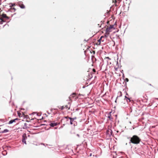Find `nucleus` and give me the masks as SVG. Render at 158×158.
<instances>
[{
    "label": "nucleus",
    "mask_w": 158,
    "mask_h": 158,
    "mask_svg": "<svg viewBox=\"0 0 158 158\" xmlns=\"http://www.w3.org/2000/svg\"><path fill=\"white\" fill-rule=\"evenodd\" d=\"M64 118L66 119L69 118L70 119V123L71 124H73V121L75 119H76V117L74 118H71L69 116H65L64 117Z\"/></svg>",
    "instance_id": "3"
},
{
    "label": "nucleus",
    "mask_w": 158,
    "mask_h": 158,
    "mask_svg": "<svg viewBox=\"0 0 158 158\" xmlns=\"http://www.w3.org/2000/svg\"><path fill=\"white\" fill-rule=\"evenodd\" d=\"M141 141L140 138L136 135H134L131 138L130 142L134 144H139Z\"/></svg>",
    "instance_id": "1"
},
{
    "label": "nucleus",
    "mask_w": 158,
    "mask_h": 158,
    "mask_svg": "<svg viewBox=\"0 0 158 158\" xmlns=\"http://www.w3.org/2000/svg\"><path fill=\"white\" fill-rule=\"evenodd\" d=\"M27 138L26 137H25L24 136H23V138L22 139V142L23 143H24L25 144H26L27 143H26V141L25 140V138Z\"/></svg>",
    "instance_id": "10"
},
{
    "label": "nucleus",
    "mask_w": 158,
    "mask_h": 158,
    "mask_svg": "<svg viewBox=\"0 0 158 158\" xmlns=\"http://www.w3.org/2000/svg\"><path fill=\"white\" fill-rule=\"evenodd\" d=\"M120 0V1H121V0Z\"/></svg>",
    "instance_id": "25"
},
{
    "label": "nucleus",
    "mask_w": 158,
    "mask_h": 158,
    "mask_svg": "<svg viewBox=\"0 0 158 158\" xmlns=\"http://www.w3.org/2000/svg\"><path fill=\"white\" fill-rule=\"evenodd\" d=\"M93 71L94 72H96V70L95 69H93Z\"/></svg>",
    "instance_id": "17"
},
{
    "label": "nucleus",
    "mask_w": 158,
    "mask_h": 158,
    "mask_svg": "<svg viewBox=\"0 0 158 158\" xmlns=\"http://www.w3.org/2000/svg\"><path fill=\"white\" fill-rule=\"evenodd\" d=\"M38 115H39L38 114H37Z\"/></svg>",
    "instance_id": "23"
},
{
    "label": "nucleus",
    "mask_w": 158,
    "mask_h": 158,
    "mask_svg": "<svg viewBox=\"0 0 158 158\" xmlns=\"http://www.w3.org/2000/svg\"><path fill=\"white\" fill-rule=\"evenodd\" d=\"M115 2H117V1L116 0L115 1Z\"/></svg>",
    "instance_id": "24"
},
{
    "label": "nucleus",
    "mask_w": 158,
    "mask_h": 158,
    "mask_svg": "<svg viewBox=\"0 0 158 158\" xmlns=\"http://www.w3.org/2000/svg\"><path fill=\"white\" fill-rule=\"evenodd\" d=\"M60 124L59 123H55L53 122V123H52L50 124V125L52 127H54L55 126H56L58 125H59Z\"/></svg>",
    "instance_id": "6"
},
{
    "label": "nucleus",
    "mask_w": 158,
    "mask_h": 158,
    "mask_svg": "<svg viewBox=\"0 0 158 158\" xmlns=\"http://www.w3.org/2000/svg\"><path fill=\"white\" fill-rule=\"evenodd\" d=\"M125 80L127 82H128L129 81V79L127 78H126Z\"/></svg>",
    "instance_id": "16"
},
{
    "label": "nucleus",
    "mask_w": 158,
    "mask_h": 158,
    "mask_svg": "<svg viewBox=\"0 0 158 158\" xmlns=\"http://www.w3.org/2000/svg\"><path fill=\"white\" fill-rule=\"evenodd\" d=\"M106 133L108 134V135L109 136H110L112 135L113 131L109 129L107 130Z\"/></svg>",
    "instance_id": "5"
},
{
    "label": "nucleus",
    "mask_w": 158,
    "mask_h": 158,
    "mask_svg": "<svg viewBox=\"0 0 158 158\" xmlns=\"http://www.w3.org/2000/svg\"><path fill=\"white\" fill-rule=\"evenodd\" d=\"M58 108L61 109V110L64 109H66L67 110H69L70 108V105L69 103H68V105L63 106H58Z\"/></svg>",
    "instance_id": "2"
},
{
    "label": "nucleus",
    "mask_w": 158,
    "mask_h": 158,
    "mask_svg": "<svg viewBox=\"0 0 158 158\" xmlns=\"http://www.w3.org/2000/svg\"><path fill=\"white\" fill-rule=\"evenodd\" d=\"M105 36L106 37H107L109 34H110V31H107V30H105Z\"/></svg>",
    "instance_id": "8"
},
{
    "label": "nucleus",
    "mask_w": 158,
    "mask_h": 158,
    "mask_svg": "<svg viewBox=\"0 0 158 158\" xmlns=\"http://www.w3.org/2000/svg\"><path fill=\"white\" fill-rule=\"evenodd\" d=\"M105 28L106 30L109 31L110 32L111 31L110 30L111 29L113 28L114 29L115 28L114 27V25H110L109 27L107 26V27H105Z\"/></svg>",
    "instance_id": "4"
},
{
    "label": "nucleus",
    "mask_w": 158,
    "mask_h": 158,
    "mask_svg": "<svg viewBox=\"0 0 158 158\" xmlns=\"http://www.w3.org/2000/svg\"><path fill=\"white\" fill-rule=\"evenodd\" d=\"M77 136L78 137H79V135L78 134H77Z\"/></svg>",
    "instance_id": "20"
},
{
    "label": "nucleus",
    "mask_w": 158,
    "mask_h": 158,
    "mask_svg": "<svg viewBox=\"0 0 158 158\" xmlns=\"http://www.w3.org/2000/svg\"><path fill=\"white\" fill-rule=\"evenodd\" d=\"M34 120V118H33V119H31V120Z\"/></svg>",
    "instance_id": "22"
},
{
    "label": "nucleus",
    "mask_w": 158,
    "mask_h": 158,
    "mask_svg": "<svg viewBox=\"0 0 158 158\" xmlns=\"http://www.w3.org/2000/svg\"><path fill=\"white\" fill-rule=\"evenodd\" d=\"M110 113L108 115V117L111 120L113 119V118L111 116V114H110Z\"/></svg>",
    "instance_id": "11"
},
{
    "label": "nucleus",
    "mask_w": 158,
    "mask_h": 158,
    "mask_svg": "<svg viewBox=\"0 0 158 158\" xmlns=\"http://www.w3.org/2000/svg\"><path fill=\"white\" fill-rule=\"evenodd\" d=\"M104 37L103 36H102L98 40V41L97 43H96L97 45H99L100 44L101 42V40H102V38H103Z\"/></svg>",
    "instance_id": "9"
},
{
    "label": "nucleus",
    "mask_w": 158,
    "mask_h": 158,
    "mask_svg": "<svg viewBox=\"0 0 158 158\" xmlns=\"http://www.w3.org/2000/svg\"><path fill=\"white\" fill-rule=\"evenodd\" d=\"M8 131V130H7V129H5L3 131V132H7Z\"/></svg>",
    "instance_id": "15"
},
{
    "label": "nucleus",
    "mask_w": 158,
    "mask_h": 158,
    "mask_svg": "<svg viewBox=\"0 0 158 158\" xmlns=\"http://www.w3.org/2000/svg\"><path fill=\"white\" fill-rule=\"evenodd\" d=\"M120 94H122V93H121V92H120Z\"/></svg>",
    "instance_id": "21"
},
{
    "label": "nucleus",
    "mask_w": 158,
    "mask_h": 158,
    "mask_svg": "<svg viewBox=\"0 0 158 158\" xmlns=\"http://www.w3.org/2000/svg\"><path fill=\"white\" fill-rule=\"evenodd\" d=\"M20 5V7L21 8L24 9V8H25V6H24V5H23V4H21V5Z\"/></svg>",
    "instance_id": "13"
},
{
    "label": "nucleus",
    "mask_w": 158,
    "mask_h": 158,
    "mask_svg": "<svg viewBox=\"0 0 158 158\" xmlns=\"http://www.w3.org/2000/svg\"><path fill=\"white\" fill-rule=\"evenodd\" d=\"M106 58H108V59H109L110 60V59L109 57H106Z\"/></svg>",
    "instance_id": "18"
},
{
    "label": "nucleus",
    "mask_w": 158,
    "mask_h": 158,
    "mask_svg": "<svg viewBox=\"0 0 158 158\" xmlns=\"http://www.w3.org/2000/svg\"><path fill=\"white\" fill-rule=\"evenodd\" d=\"M18 120H19L18 118H16L14 119L11 120L8 123L9 124H11L12 123H15L16 121Z\"/></svg>",
    "instance_id": "7"
},
{
    "label": "nucleus",
    "mask_w": 158,
    "mask_h": 158,
    "mask_svg": "<svg viewBox=\"0 0 158 158\" xmlns=\"http://www.w3.org/2000/svg\"><path fill=\"white\" fill-rule=\"evenodd\" d=\"M149 85H150V86H152V85L151 84H148Z\"/></svg>",
    "instance_id": "19"
},
{
    "label": "nucleus",
    "mask_w": 158,
    "mask_h": 158,
    "mask_svg": "<svg viewBox=\"0 0 158 158\" xmlns=\"http://www.w3.org/2000/svg\"><path fill=\"white\" fill-rule=\"evenodd\" d=\"M18 115L19 117H21L22 116H21V114L19 113V112H18Z\"/></svg>",
    "instance_id": "14"
},
{
    "label": "nucleus",
    "mask_w": 158,
    "mask_h": 158,
    "mask_svg": "<svg viewBox=\"0 0 158 158\" xmlns=\"http://www.w3.org/2000/svg\"><path fill=\"white\" fill-rule=\"evenodd\" d=\"M76 96V94L75 93H73V94L71 95V97L73 98L75 97Z\"/></svg>",
    "instance_id": "12"
}]
</instances>
